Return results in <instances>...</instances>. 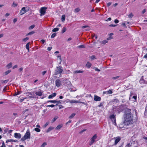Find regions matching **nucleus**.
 <instances>
[{
    "label": "nucleus",
    "mask_w": 147,
    "mask_h": 147,
    "mask_svg": "<svg viewBox=\"0 0 147 147\" xmlns=\"http://www.w3.org/2000/svg\"><path fill=\"white\" fill-rule=\"evenodd\" d=\"M123 123L124 125H128L132 123L133 116L131 113V109H126L123 115Z\"/></svg>",
    "instance_id": "nucleus-1"
},
{
    "label": "nucleus",
    "mask_w": 147,
    "mask_h": 147,
    "mask_svg": "<svg viewBox=\"0 0 147 147\" xmlns=\"http://www.w3.org/2000/svg\"><path fill=\"white\" fill-rule=\"evenodd\" d=\"M112 110L114 113L117 112L119 113L123 111L122 106L121 105L115 106L113 105L112 107Z\"/></svg>",
    "instance_id": "nucleus-2"
},
{
    "label": "nucleus",
    "mask_w": 147,
    "mask_h": 147,
    "mask_svg": "<svg viewBox=\"0 0 147 147\" xmlns=\"http://www.w3.org/2000/svg\"><path fill=\"white\" fill-rule=\"evenodd\" d=\"M30 134L29 130L28 129L27 130L24 136L21 138V140L22 141H24L27 139H30Z\"/></svg>",
    "instance_id": "nucleus-3"
},
{
    "label": "nucleus",
    "mask_w": 147,
    "mask_h": 147,
    "mask_svg": "<svg viewBox=\"0 0 147 147\" xmlns=\"http://www.w3.org/2000/svg\"><path fill=\"white\" fill-rule=\"evenodd\" d=\"M63 71L62 67L61 66H59L57 67L55 71V75L61 74Z\"/></svg>",
    "instance_id": "nucleus-4"
},
{
    "label": "nucleus",
    "mask_w": 147,
    "mask_h": 147,
    "mask_svg": "<svg viewBox=\"0 0 147 147\" xmlns=\"http://www.w3.org/2000/svg\"><path fill=\"white\" fill-rule=\"evenodd\" d=\"M114 139L115 140L113 144V146L116 145L121 140V138L120 136H117L116 137H114Z\"/></svg>",
    "instance_id": "nucleus-5"
},
{
    "label": "nucleus",
    "mask_w": 147,
    "mask_h": 147,
    "mask_svg": "<svg viewBox=\"0 0 147 147\" xmlns=\"http://www.w3.org/2000/svg\"><path fill=\"white\" fill-rule=\"evenodd\" d=\"M47 8L46 7H42L40 8V16L44 15L46 13V9Z\"/></svg>",
    "instance_id": "nucleus-6"
},
{
    "label": "nucleus",
    "mask_w": 147,
    "mask_h": 147,
    "mask_svg": "<svg viewBox=\"0 0 147 147\" xmlns=\"http://www.w3.org/2000/svg\"><path fill=\"white\" fill-rule=\"evenodd\" d=\"M97 137V136L96 134H95L92 138L91 139V141L89 143V145L90 146L92 145L93 144V143L95 141V140L96 139Z\"/></svg>",
    "instance_id": "nucleus-7"
},
{
    "label": "nucleus",
    "mask_w": 147,
    "mask_h": 147,
    "mask_svg": "<svg viewBox=\"0 0 147 147\" xmlns=\"http://www.w3.org/2000/svg\"><path fill=\"white\" fill-rule=\"evenodd\" d=\"M125 147H138L134 142L127 143Z\"/></svg>",
    "instance_id": "nucleus-8"
},
{
    "label": "nucleus",
    "mask_w": 147,
    "mask_h": 147,
    "mask_svg": "<svg viewBox=\"0 0 147 147\" xmlns=\"http://www.w3.org/2000/svg\"><path fill=\"white\" fill-rule=\"evenodd\" d=\"M109 118L112 121H114V122L115 123H116V119L115 115L114 114H112L109 116Z\"/></svg>",
    "instance_id": "nucleus-9"
},
{
    "label": "nucleus",
    "mask_w": 147,
    "mask_h": 147,
    "mask_svg": "<svg viewBox=\"0 0 147 147\" xmlns=\"http://www.w3.org/2000/svg\"><path fill=\"white\" fill-rule=\"evenodd\" d=\"M61 82L59 79H57L55 81V85L57 87H59L61 85Z\"/></svg>",
    "instance_id": "nucleus-10"
},
{
    "label": "nucleus",
    "mask_w": 147,
    "mask_h": 147,
    "mask_svg": "<svg viewBox=\"0 0 147 147\" xmlns=\"http://www.w3.org/2000/svg\"><path fill=\"white\" fill-rule=\"evenodd\" d=\"M27 11L26 10V7H24L22 8L20 11V15H22L24 14Z\"/></svg>",
    "instance_id": "nucleus-11"
},
{
    "label": "nucleus",
    "mask_w": 147,
    "mask_h": 147,
    "mask_svg": "<svg viewBox=\"0 0 147 147\" xmlns=\"http://www.w3.org/2000/svg\"><path fill=\"white\" fill-rule=\"evenodd\" d=\"M14 137L17 139H20L21 138V135L20 133H15L14 134Z\"/></svg>",
    "instance_id": "nucleus-12"
},
{
    "label": "nucleus",
    "mask_w": 147,
    "mask_h": 147,
    "mask_svg": "<svg viewBox=\"0 0 147 147\" xmlns=\"http://www.w3.org/2000/svg\"><path fill=\"white\" fill-rule=\"evenodd\" d=\"M94 100L95 101H100L101 100V98L97 95L94 96Z\"/></svg>",
    "instance_id": "nucleus-13"
},
{
    "label": "nucleus",
    "mask_w": 147,
    "mask_h": 147,
    "mask_svg": "<svg viewBox=\"0 0 147 147\" xmlns=\"http://www.w3.org/2000/svg\"><path fill=\"white\" fill-rule=\"evenodd\" d=\"M60 102V101H57V100H49L47 101V102L48 103L49 102H50L52 103H55L56 102L59 103Z\"/></svg>",
    "instance_id": "nucleus-14"
},
{
    "label": "nucleus",
    "mask_w": 147,
    "mask_h": 147,
    "mask_svg": "<svg viewBox=\"0 0 147 147\" xmlns=\"http://www.w3.org/2000/svg\"><path fill=\"white\" fill-rule=\"evenodd\" d=\"M56 93H54L52 94L49 95L48 96V98L49 99L53 97H54L56 96Z\"/></svg>",
    "instance_id": "nucleus-15"
},
{
    "label": "nucleus",
    "mask_w": 147,
    "mask_h": 147,
    "mask_svg": "<svg viewBox=\"0 0 147 147\" xmlns=\"http://www.w3.org/2000/svg\"><path fill=\"white\" fill-rule=\"evenodd\" d=\"M63 126L62 124H60L57 125L55 128V129L56 130H59Z\"/></svg>",
    "instance_id": "nucleus-16"
},
{
    "label": "nucleus",
    "mask_w": 147,
    "mask_h": 147,
    "mask_svg": "<svg viewBox=\"0 0 147 147\" xmlns=\"http://www.w3.org/2000/svg\"><path fill=\"white\" fill-rule=\"evenodd\" d=\"M35 94L36 95L40 96L42 95V92L41 91H38L36 92Z\"/></svg>",
    "instance_id": "nucleus-17"
},
{
    "label": "nucleus",
    "mask_w": 147,
    "mask_h": 147,
    "mask_svg": "<svg viewBox=\"0 0 147 147\" xmlns=\"http://www.w3.org/2000/svg\"><path fill=\"white\" fill-rule=\"evenodd\" d=\"M69 102L70 103H79L80 102L78 100H70Z\"/></svg>",
    "instance_id": "nucleus-18"
},
{
    "label": "nucleus",
    "mask_w": 147,
    "mask_h": 147,
    "mask_svg": "<svg viewBox=\"0 0 147 147\" xmlns=\"http://www.w3.org/2000/svg\"><path fill=\"white\" fill-rule=\"evenodd\" d=\"M112 102H114L115 103H117L119 102V100L117 98H115L111 101Z\"/></svg>",
    "instance_id": "nucleus-19"
},
{
    "label": "nucleus",
    "mask_w": 147,
    "mask_h": 147,
    "mask_svg": "<svg viewBox=\"0 0 147 147\" xmlns=\"http://www.w3.org/2000/svg\"><path fill=\"white\" fill-rule=\"evenodd\" d=\"M84 72V71H81V70H76L74 71V74H78V73H83Z\"/></svg>",
    "instance_id": "nucleus-20"
},
{
    "label": "nucleus",
    "mask_w": 147,
    "mask_h": 147,
    "mask_svg": "<svg viewBox=\"0 0 147 147\" xmlns=\"http://www.w3.org/2000/svg\"><path fill=\"white\" fill-rule=\"evenodd\" d=\"M54 129V127H50L47 130L46 132L47 133H48L50 131H51L52 130H53V129Z\"/></svg>",
    "instance_id": "nucleus-21"
},
{
    "label": "nucleus",
    "mask_w": 147,
    "mask_h": 147,
    "mask_svg": "<svg viewBox=\"0 0 147 147\" xmlns=\"http://www.w3.org/2000/svg\"><path fill=\"white\" fill-rule=\"evenodd\" d=\"M86 66L88 68H90L92 65V64L89 62H88L86 65Z\"/></svg>",
    "instance_id": "nucleus-22"
},
{
    "label": "nucleus",
    "mask_w": 147,
    "mask_h": 147,
    "mask_svg": "<svg viewBox=\"0 0 147 147\" xmlns=\"http://www.w3.org/2000/svg\"><path fill=\"white\" fill-rule=\"evenodd\" d=\"M57 57L58 58H59V64H60L61 63L62 61V59L61 55H58L57 56Z\"/></svg>",
    "instance_id": "nucleus-23"
},
{
    "label": "nucleus",
    "mask_w": 147,
    "mask_h": 147,
    "mask_svg": "<svg viewBox=\"0 0 147 147\" xmlns=\"http://www.w3.org/2000/svg\"><path fill=\"white\" fill-rule=\"evenodd\" d=\"M88 28L86 29L85 30L86 31H88L89 30V26H84L82 27V28Z\"/></svg>",
    "instance_id": "nucleus-24"
},
{
    "label": "nucleus",
    "mask_w": 147,
    "mask_h": 147,
    "mask_svg": "<svg viewBox=\"0 0 147 147\" xmlns=\"http://www.w3.org/2000/svg\"><path fill=\"white\" fill-rule=\"evenodd\" d=\"M7 67L8 69H9L12 67V64L11 63H10L7 65Z\"/></svg>",
    "instance_id": "nucleus-25"
},
{
    "label": "nucleus",
    "mask_w": 147,
    "mask_h": 147,
    "mask_svg": "<svg viewBox=\"0 0 147 147\" xmlns=\"http://www.w3.org/2000/svg\"><path fill=\"white\" fill-rule=\"evenodd\" d=\"M65 15H62L61 17V21L63 22H64L65 20Z\"/></svg>",
    "instance_id": "nucleus-26"
},
{
    "label": "nucleus",
    "mask_w": 147,
    "mask_h": 147,
    "mask_svg": "<svg viewBox=\"0 0 147 147\" xmlns=\"http://www.w3.org/2000/svg\"><path fill=\"white\" fill-rule=\"evenodd\" d=\"M30 44V42H28L26 45V49L29 51V46Z\"/></svg>",
    "instance_id": "nucleus-27"
},
{
    "label": "nucleus",
    "mask_w": 147,
    "mask_h": 147,
    "mask_svg": "<svg viewBox=\"0 0 147 147\" xmlns=\"http://www.w3.org/2000/svg\"><path fill=\"white\" fill-rule=\"evenodd\" d=\"M58 116H56L52 120V123H53L54 122H55L56 120L58 119Z\"/></svg>",
    "instance_id": "nucleus-28"
},
{
    "label": "nucleus",
    "mask_w": 147,
    "mask_h": 147,
    "mask_svg": "<svg viewBox=\"0 0 147 147\" xmlns=\"http://www.w3.org/2000/svg\"><path fill=\"white\" fill-rule=\"evenodd\" d=\"M22 92L21 91H17L16 92H15V94H14V96L20 94Z\"/></svg>",
    "instance_id": "nucleus-29"
},
{
    "label": "nucleus",
    "mask_w": 147,
    "mask_h": 147,
    "mask_svg": "<svg viewBox=\"0 0 147 147\" xmlns=\"http://www.w3.org/2000/svg\"><path fill=\"white\" fill-rule=\"evenodd\" d=\"M59 30V28H54L53 30H52V32H57V31Z\"/></svg>",
    "instance_id": "nucleus-30"
},
{
    "label": "nucleus",
    "mask_w": 147,
    "mask_h": 147,
    "mask_svg": "<svg viewBox=\"0 0 147 147\" xmlns=\"http://www.w3.org/2000/svg\"><path fill=\"white\" fill-rule=\"evenodd\" d=\"M107 94H111L113 93L112 91L111 90H109L107 91Z\"/></svg>",
    "instance_id": "nucleus-31"
},
{
    "label": "nucleus",
    "mask_w": 147,
    "mask_h": 147,
    "mask_svg": "<svg viewBox=\"0 0 147 147\" xmlns=\"http://www.w3.org/2000/svg\"><path fill=\"white\" fill-rule=\"evenodd\" d=\"M134 16L133 14L132 13H131L128 16V17L129 18H131L133 16Z\"/></svg>",
    "instance_id": "nucleus-32"
},
{
    "label": "nucleus",
    "mask_w": 147,
    "mask_h": 147,
    "mask_svg": "<svg viewBox=\"0 0 147 147\" xmlns=\"http://www.w3.org/2000/svg\"><path fill=\"white\" fill-rule=\"evenodd\" d=\"M75 113H72L71 115L69 117V118L70 119H71L73 118L75 115Z\"/></svg>",
    "instance_id": "nucleus-33"
},
{
    "label": "nucleus",
    "mask_w": 147,
    "mask_h": 147,
    "mask_svg": "<svg viewBox=\"0 0 147 147\" xmlns=\"http://www.w3.org/2000/svg\"><path fill=\"white\" fill-rule=\"evenodd\" d=\"M34 33V31H32L28 33L26 35V36H28L29 35H32Z\"/></svg>",
    "instance_id": "nucleus-34"
},
{
    "label": "nucleus",
    "mask_w": 147,
    "mask_h": 147,
    "mask_svg": "<svg viewBox=\"0 0 147 147\" xmlns=\"http://www.w3.org/2000/svg\"><path fill=\"white\" fill-rule=\"evenodd\" d=\"M66 31V28L65 27H64L63 30L61 31V32L62 33H63L65 32Z\"/></svg>",
    "instance_id": "nucleus-35"
},
{
    "label": "nucleus",
    "mask_w": 147,
    "mask_h": 147,
    "mask_svg": "<svg viewBox=\"0 0 147 147\" xmlns=\"http://www.w3.org/2000/svg\"><path fill=\"white\" fill-rule=\"evenodd\" d=\"M49 123V122H47V123L43 125V127L45 128L48 125Z\"/></svg>",
    "instance_id": "nucleus-36"
},
{
    "label": "nucleus",
    "mask_w": 147,
    "mask_h": 147,
    "mask_svg": "<svg viewBox=\"0 0 147 147\" xmlns=\"http://www.w3.org/2000/svg\"><path fill=\"white\" fill-rule=\"evenodd\" d=\"M34 130L35 131H36L37 132H40V129H39V128H35L34 129Z\"/></svg>",
    "instance_id": "nucleus-37"
},
{
    "label": "nucleus",
    "mask_w": 147,
    "mask_h": 147,
    "mask_svg": "<svg viewBox=\"0 0 147 147\" xmlns=\"http://www.w3.org/2000/svg\"><path fill=\"white\" fill-rule=\"evenodd\" d=\"M56 33H54L51 36V38H54L56 36Z\"/></svg>",
    "instance_id": "nucleus-38"
},
{
    "label": "nucleus",
    "mask_w": 147,
    "mask_h": 147,
    "mask_svg": "<svg viewBox=\"0 0 147 147\" xmlns=\"http://www.w3.org/2000/svg\"><path fill=\"white\" fill-rule=\"evenodd\" d=\"M90 58L92 60H94L96 59L95 56L94 55H93L90 56Z\"/></svg>",
    "instance_id": "nucleus-39"
},
{
    "label": "nucleus",
    "mask_w": 147,
    "mask_h": 147,
    "mask_svg": "<svg viewBox=\"0 0 147 147\" xmlns=\"http://www.w3.org/2000/svg\"><path fill=\"white\" fill-rule=\"evenodd\" d=\"M18 4L17 3H15L14 2H13V6L15 7L17 6Z\"/></svg>",
    "instance_id": "nucleus-40"
},
{
    "label": "nucleus",
    "mask_w": 147,
    "mask_h": 147,
    "mask_svg": "<svg viewBox=\"0 0 147 147\" xmlns=\"http://www.w3.org/2000/svg\"><path fill=\"white\" fill-rule=\"evenodd\" d=\"M11 71L10 70H8L5 72V75H7L9 74Z\"/></svg>",
    "instance_id": "nucleus-41"
},
{
    "label": "nucleus",
    "mask_w": 147,
    "mask_h": 147,
    "mask_svg": "<svg viewBox=\"0 0 147 147\" xmlns=\"http://www.w3.org/2000/svg\"><path fill=\"white\" fill-rule=\"evenodd\" d=\"M29 39V38L28 37H26V38H24L23 39V41L25 42V41H26L27 40H28Z\"/></svg>",
    "instance_id": "nucleus-42"
},
{
    "label": "nucleus",
    "mask_w": 147,
    "mask_h": 147,
    "mask_svg": "<svg viewBox=\"0 0 147 147\" xmlns=\"http://www.w3.org/2000/svg\"><path fill=\"white\" fill-rule=\"evenodd\" d=\"M35 27V25L34 24H33L29 28V29H33Z\"/></svg>",
    "instance_id": "nucleus-43"
},
{
    "label": "nucleus",
    "mask_w": 147,
    "mask_h": 147,
    "mask_svg": "<svg viewBox=\"0 0 147 147\" xmlns=\"http://www.w3.org/2000/svg\"><path fill=\"white\" fill-rule=\"evenodd\" d=\"M80 10L79 8H77L75 9V12H78L80 11Z\"/></svg>",
    "instance_id": "nucleus-44"
},
{
    "label": "nucleus",
    "mask_w": 147,
    "mask_h": 147,
    "mask_svg": "<svg viewBox=\"0 0 147 147\" xmlns=\"http://www.w3.org/2000/svg\"><path fill=\"white\" fill-rule=\"evenodd\" d=\"M104 102H102L100 103L98 105V107H101L104 104Z\"/></svg>",
    "instance_id": "nucleus-45"
},
{
    "label": "nucleus",
    "mask_w": 147,
    "mask_h": 147,
    "mask_svg": "<svg viewBox=\"0 0 147 147\" xmlns=\"http://www.w3.org/2000/svg\"><path fill=\"white\" fill-rule=\"evenodd\" d=\"M146 113H147V104H146L145 107V111L144 112V114L145 115Z\"/></svg>",
    "instance_id": "nucleus-46"
},
{
    "label": "nucleus",
    "mask_w": 147,
    "mask_h": 147,
    "mask_svg": "<svg viewBox=\"0 0 147 147\" xmlns=\"http://www.w3.org/2000/svg\"><path fill=\"white\" fill-rule=\"evenodd\" d=\"M47 145L46 142H44L41 145V147H44L46 145Z\"/></svg>",
    "instance_id": "nucleus-47"
},
{
    "label": "nucleus",
    "mask_w": 147,
    "mask_h": 147,
    "mask_svg": "<svg viewBox=\"0 0 147 147\" xmlns=\"http://www.w3.org/2000/svg\"><path fill=\"white\" fill-rule=\"evenodd\" d=\"M119 76H118L116 77H113L112 78V79L114 80H115L119 78Z\"/></svg>",
    "instance_id": "nucleus-48"
},
{
    "label": "nucleus",
    "mask_w": 147,
    "mask_h": 147,
    "mask_svg": "<svg viewBox=\"0 0 147 147\" xmlns=\"http://www.w3.org/2000/svg\"><path fill=\"white\" fill-rule=\"evenodd\" d=\"M12 141H13V139L7 140H6V142L7 143L9 142H12Z\"/></svg>",
    "instance_id": "nucleus-49"
},
{
    "label": "nucleus",
    "mask_w": 147,
    "mask_h": 147,
    "mask_svg": "<svg viewBox=\"0 0 147 147\" xmlns=\"http://www.w3.org/2000/svg\"><path fill=\"white\" fill-rule=\"evenodd\" d=\"M86 129H84L82 130H81L80 131V132L79 133L80 134H82V133L83 132L86 131Z\"/></svg>",
    "instance_id": "nucleus-50"
},
{
    "label": "nucleus",
    "mask_w": 147,
    "mask_h": 147,
    "mask_svg": "<svg viewBox=\"0 0 147 147\" xmlns=\"http://www.w3.org/2000/svg\"><path fill=\"white\" fill-rule=\"evenodd\" d=\"M107 42H108V41L106 40H104L103 41H102V44H105L107 43Z\"/></svg>",
    "instance_id": "nucleus-51"
},
{
    "label": "nucleus",
    "mask_w": 147,
    "mask_h": 147,
    "mask_svg": "<svg viewBox=\"0 0 147 147\" xmlns=\"http://www.w3.org/2000/svg\"><path fill=\"white\" fill-rule=\"evenodd\" d=\"M55 106V105H47V107H53Z\"/></svg>",
    "instance_id": "nucleus-52"
},
{
    "label": "nucleus",
    "mask_w": 147,
    "mask_h": 147,
    "mask_svg": "<svg viewBox=\"0 0 147 147\" xmlns=\"http://www.w3.org/2000/svg\"><path fill=\"white\" fill-rule=\"evenodd\" d=\"M0 147H6L4 142L2 143V145Z\"/></svg>",
    "instance_id": "nucleus-53"
},
{
    "label": "nucleus",
    "mask_w": 147,
    "mask_h": 147,
    "mask_svg": "<svg viewBox=\"0 0 147 147\" xmlns=\"http://www.w3.org/2000/svg\"><path fill=\"white\" fill-rule=\"evenodd\" d=\"M8 80H4V81H2V82L3 83H7V82H8Z\"/></svg>",
    "instance_id": "nucleus-54"
},
{
    "label": "nucleus",
    "mask_w": 147,
    "mask_h": 147,
    "mask_svg": "<svg viewBox=\"0 0 147 147\" xmlns=\"http://www.w3.org/2000/svg\"><path fill=\"white\" fill-rule=\"evenodd\" d=\"M46 72H47V71H43L42 72V75L43 76H44L45 74L46 73Z\"/></svg>",
    "instance_id": "nucleus-55"
},
{
    "label": "nucleus",
    "mask_w": 147,
    "mask_h": 147,
    "mask_svg": "<svg viewBox=\"0 0 147 147\" xmlns=\"http://www.w3.org/2000/svg\"><path fill=\"white\" fill-rule=\"evenodd\" d=\"M114 22L115 23L117 24L119 22V21L117 19H115L114 20Z\"/></svg>",
    "instance_id": "nucleus-56"
},
{
    "label": "nucleus",
    "mask_w": 147,
    "mask_h": 147,
    "mask_svg": "<svg viewBox=\"0 0 147 147\" xmlns=\"http://www.w3.org/2000/svg\"><path fill=\"white\" fill-rule=\"evenodd\" d=\"M123 143H121L118 147H123Z\"/></svg>",
    "instance_id": "nucleus-57"
},
{
    "label": "nucleus",
    "mask_w": 147,
    "mask_h": 147,
    "mask_svg": "<svg viewBox=\"0 0 147 147\" xmlns=\"http://www.w3.org/2000/svg\"><path fill=\"white\" fill-rule=\"evenodd\" d=\"M17 21V19L16 18H14L13 20V22L15 23Z\"/></svg>",
    "instance_id": "nucleus-58"
},
{
    "label": "nucleus",
    "mask_w": 147,
    "mask_h": 147,
    "mask_svg": "<svg viewBox=\"0 0 147 147\" xmlns=\"http://www.w3.org/2000/svg\"><path fill=\"white\" fill-rule=\"evenodd\" d=\"M52 48L51 47H48L47 48V50L48 51H50L52 49Z\"/></svg>",
    "instance_id": "nucleus-59"
},
{
    "label": "nucleus",
    "mask_w": 147,
    "mask_h": 147,
    "mask_svg": "<svg viewBox=\"0 0 147 147\" xmlns=\"http://www.w3.org/2000/svg\"><path fill=\"white\" fill-rule=\"evenodd\" d=\"M95 70L96 71H100V70L98 69L97 67H96L95 68Z\"/></svg>",
    "instance_id": "nucleus-60"
},
{
    "label": "nucleus",
    "mask_w": 147,
    "mask_h": 147,
    "mask_svg": "<svg viewBox=\"0 0 147 147\" xmlns=\"http://www.w3.org/2000/svg\"><path fill=\"white\" fill-rule=\"evenodd\" d=\"M122 25L124 27H125V28H126L127 27V26L125 24V23H123L122 24Z\"/></svg>",
    "instance_id": "nucleus-61"
},
{
    "label": "nucleus",
    "mask_w": 147,
    "mask_h": 147,
    "mask_svg": "<svg viewBox=\"0 0 147 147\" xmlns=\"http://www.w3.org/2000/svg\"><path fill=\"white\" fill-rule=\"evenodd\" d=\"M146 9H144L142 11V14H144V13L146 12Z\"/></svg>",
    "instance_id": "nucleus-62"
},
{
    "label": "nucleus",
    "mask_w": 147,
    "mask_h": 147,
    "mask_svg": "<svg viewBox=\"0 0 147 147\" xmlns=\"http://www.w3.org/2000/svg\"><path fill=\"white\" fill-rule=\"evenodd\" d=\"M147 58V53L143 57V58Z\"/></svg>",
    "instance_id": "nucleus-63"
},
{
    "label": "nucleus",
    "mask_w": 147,
    "mask_h": 147,
    "mask_svg": "<svg viewBox=\"0 0 147 147\" xmlns=\"http://www.w3.org/2000/svg\"><path fill=\"white\" fill-rule=\"evenodd\" d=\"M111 2H109L107 3V6H110L111 5Z\"/></svg>",
    "instance_id": "nucleus-64"
}]
</instances>
